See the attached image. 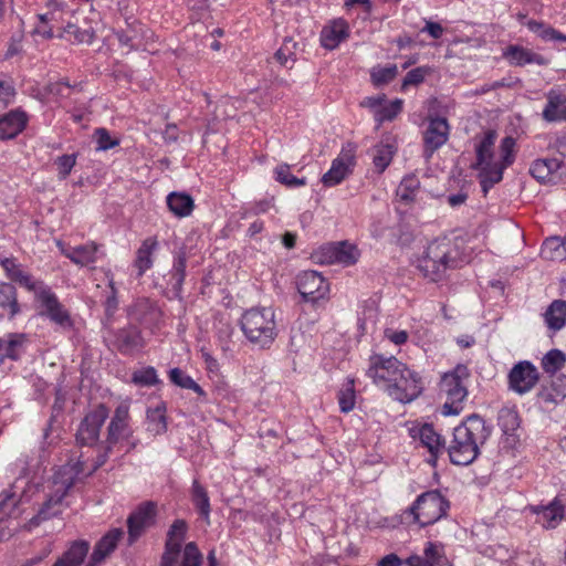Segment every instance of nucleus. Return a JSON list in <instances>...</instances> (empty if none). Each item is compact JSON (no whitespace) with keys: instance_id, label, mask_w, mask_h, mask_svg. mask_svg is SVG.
Here are the masks:
<instances>
[{"instance_id":"nucleus-36","label":"nucleus","mask_w":566,"mask_h":566,"mask_svg":"<svg viewBox=\"0 0 566 566\" xmlns=\"http://www.w3.org/2000/svg\"><path fill=\"white\" fill-rule=\"evenodd\" d=\"M167 206L176 217L184 218L191 214L195 202L186 192H171L167 196Z\"/></svg>"},{"instance_id":"nucleus-11","label":"nucleus","mask_w":566,"mask_h":566,"mask_svg":"<svg viewBox=\"0 0 566 566\" xmlns=\"http://www.w3.org/2000/svg\"><path fill=\"white\" fill-rule=\"evenodd\" d=\"M359 256L355 245L343 241L338 243H327L319 247L312 253V260L318 264H343L353 265Z\"/></svg>"},{"instance_id":"nucleus-46","label":"nucleus","mask_w":566,"mask_h":566,"mask_svg":"<svg viewBox=\"0 0 566 566\" xmlns=\"http://www.w3.org/2000/svg\"><path fill=\"white\" fill-rule=\"evenodd\" d=\"M526 25L532 32L536 33L544 41L566 42V34H563L558 30L545 24L544 22L528 20Z\"/></svg>"},{"instance_id":"nucleus-63","label":"nucleus","mask_w":566,"mask_h":566,"mask_svg":"<svg viewBox=\"0 0 566 566\" xmlns=\"http://www.w3.org/2000/svg\"><path fill=\"white\" fill-rule=\"evenodd\" d=\"M424 559H429L430 566H438L441 565L442 556L439 552V548L436 544L429 542L427 543V546L424 548Z\"/></svg>"},{"instance_id":"nucleus-43","label":"nucleus","mask_w":566,"mask_h":566,"mask_svg":"<svg viewBox=\"0 0 566 566\" xmlns=\"http://www.w3.org/2000/svg\"><path fill=\"white\" fill-rule=\"evenodd\" d=\"M0 307L9 311V318H13L20 313L17 290L10 283L0 284Z\"/></svg>"},{"instance_id":"nucleus-41","label":"nucleus","mask_w":566,"mask_h":566,"mask_svg":"<svg viewBox=\"0 0 566 566\" xmlns=\"http://www.w3.org/2000/svg\"><path fill=\"white\" fill-rule=\"evenodd\" d=\"M95 32L93 28H82L75 23H67L63 28L61 38H64L73 43L77 44H91L94 40Z\"/></svg>"},{"instance_id":"nucleus-15","label":"nucleus","mask_w":566,"mask_h":566,"mask_svg":"<svg viewBox=\"0 0 566 566\" xmlns=\"http://www.w3.org/2000/svg\"><path fill=\"white\" fill-rule=\"evenodd\" d=\"M156 504L146 502L140 504L127 518L128 544L133 545L155 523Z\"/></svg>"},{"instance_id":"nucleus-6","label":"nucleus","mask_w":566,"mask_h":566,"mask_svg":"<svg viewBox=\"0 0 566 566\" xmlns=\"http://www.w3.org/2000/svg\"><path fill=\"white\" fill-rule=\"evenodd\" d=\"M132 436L129 427V407L120 403L114 411V415L107 426L106 439L98 444V454L96 455L87 474H92L101 468L108 459L114 447L124 439Z\"/></svg>"},{"instance_id":"nucleus-17","label":"nucleus","mask_w":566,"mask_h":566,"mask_svg":"<svg viewBox=\"0 0 566 566\" xmlns=\"http://www.w3.org/2000/svg\"><path fill=\"white\" fill-rule=\"evenodd\" d=\"M538 381V371L536 367L523 360L514 365L509 374L510 388L517 394L528 392Z\"/></svg>"},{"instance_id":"nucleus-54","label":"nucleus","mask_w":566,"mask_h":566,"mask_svg":"<svg viewBox=\"0 0 566 566\" xmlns=\"http://www.w3.org/2000/svg\"><path fill=\"white\" fill-rule=\"evenodd\" d=\"M499 426L506 434L514 431L518 427L517 412L510 408L501 409L499 413Z\"/></svg>"},{"instance_id":"nucleus-8","label":"nucleus","mask_w":566,"mask_h":566,"mask_svg":"<svg viewBox=\"0 0 566 566\" xmlns=\"http://www.w3.org/2000/svg\"><path fill=\"white\" fill-rule=\"evenodd\" d=\"M448 509L449 502L446 497L438 490H432L420 494L408 509V513L420 526H427L443 517Z\"/></svg>"},{"instance_id":"nucleus-57","label":"nucleus","mask_w":566,"mask_h":566,"mask_svg":"<svg viewBox=\"0 0 566 566\" xmlns=\"http://www.w3.org/2000/svg\"><path fill=\"white\" fill-rule=\"evenodd\" d=\"M115 35L122 46L132 50L134 48V41L138 38V30L136 25L128 24L125 30H118Z\"/></svg>"},{"instance_id":"nucleus-40","label":"nucleus","mask_w":566,"mask_h":566,"mask_svg":"<svg viewBox=\"0 0 566 566\" xmlns=\"http://www.w3.org/2000/svg\"><path fill=\"white\" fill-rule=\"evenodd\" d=\"M396 153L395 145L389 140H381L373 149V163L379 172H382L391 163Z\"/></svg>"},{"instance_id":"nucleus-22","label":"nucleus","mask_w":566,"mask_h":566,"mask_svg":"<svg viewBox=\"0 0 566 566\" xmlns=\"http://www.w3.org/2000/svg\"><path fill=\"white\" fill-rule=\"evenodd\" d=\"M349 35V28L345 20H334L325 25L321 32V44L327 50L336 49Z\"/></svg>"},{"instance_id":"nucleus-42","label":"nucleus","mask_w":566,"mask_h":566,"mask_svg":"<svg viewBox=\"0 0 566 566\" xmlns=\"http://www.w3.org/2000/svg\"><path fill=\"white\" fill-rule=\"evenodd\" d=\"M186 264H187V255L184 250H180L174 261V265L170 272V283L172 291L178 296L182 290V284L186 276Z\"/></svg>"},{"instance_id":"nucleus-32","label":"nucleus","mask_w":566,"mask_h":566,"mask_svg":"<svg viewBox=\"0 0 566 566\" xmlns=\"http://www.w3.org/2000/svg\"><path fill=\"white\" fill-rule=\"evenodd\" d=\"M531 511L539 517V521L547 528L555 527L556 522L564 516V507L557 500L547 505H533Z\"/></svg>"},{"instance_id":"nucleus-12","label":"nucleus","mask_w":566,"mask_h":566,"mask_svg":"<svg viewBox=\"0 0 566 566\" xmlns=\"http://www.w3.org/2000/svg\"><path fill=\"white\" fill-rule=\"evenodd\" d=\"M108 418V409L105 405H98L94 410L88 412L81 421L77 432L76 442L80 446L92 447L98 442L101 428Z\"/></svg>"},{"instance_id":"nucleus-38","label":"nucleus","mask_w":566,"mask_h":566,"mask_svg":"<svg viewBox=\"0 0 566 566\" xmlns=\"http://www.w3.org/2000/svg\"><path fill=\"white\" fill-rule=\"evenodd\" d=\"M541 254L545 260L563 261L566 260V238H547L541 249Z\"/></svg>"},{"instance_id":"nucleus-47","label":"nucleus","mask_w":566,"mask_h":566,"mask_svg":"<svg viewBox=\"0 0 566 566\" xmlns=\"http://www.w3.org/2000/svg\"><path fill=\"white\" fill-rule=\"evenodd\" d=\"M420 187V181L416 176L405 177L398 186L397 197L405 203H410L416 199Z\"/></svg>"},{"instance_id":"nucleus-14","label":"nucleus","mask_w":566,"mask_h":566,"mask_svg":"<svg viewBox=\"0 0 566 566\" xmlns=\"http://www.w3.org/2000/svg\"><path fill=\"white\" fill-rule=\"evenodd\" d=\"M356 147L353 144L344 146L332 163V167L322 177V182L326 187H333L340 184L350 172L355 165Z\"/></svg>"},{"instance_id":"nucleus-10","label":"nucleus","mask_w":566,"mask_h":566,"mask_svg":"<svg viewBox=\"0 0 566 566\" xmlns=\"http://www.w3.org/2000/svg\"><path fill=\"white\" fill-rule=\"evenodd\" d=\"M34 297L38 303L39 315L49 318L63 329H71L73 327V321L69 311L59 301L51 287L48 285L41 287Z\"/></svg>"},{"instance_id":"nucleus-31","label":"nucleus","mask_w":566,"mask_h":566,"mask_svg":"<svg viewBox=\"0 0 566 566\" xmlns=\"http://www.w3.org/2000/svg\"><path fill=\"white\" fill-rule=\"evenodd\" d=\"M88 549V542L75 541L52 566H80L86 557Z\"/></svg>"},{"instance_id":"nucleus-16","label":"nucleus","mask_w":566,"mask_h":566,"mask_svg":"<svg viewBox=\"0 0 566 566\" xmlns=\"http://www.w3.org/2000/svg\"><path fill=\"white\" fill-rule=\"evenodd\" d=\"M297 290L304 300L316 302L328 292V283L316 271H304L297 275Z\"/></svg>"},{"instance_id":"nucleus-50","label":"nucleus","mask_w":566,"mask_h":566,"mask_svg":"<svg viewBox=\"0 0 566 566\" xmlns=\"http://www.w3.org/2000/svg\"><path fill=\"white\" fill-rule=\"evenodd\" d=\"M296 43L292 39H285L283 45L275 52L274 59L285 67L291 69L295 62L294 49Z\"/></svg>"},{"instance_id":"nucleus-48","label":"nucleus","mask_w":566,"mask_h":566,"mask_svg":"<svg viewBox=\"0 0 566 566\" xmlns=\"http://www.w3.org/2000/svg\"><path fill=\"white\" fill-rule=\"evenodd\" d=\"M169 379L170 381L185 389H191L195 392H197L199 396H206V392L184 370L180 368H172L169 371Z\"/></svg>"},{"instance_id":"nucleus-21","label":"nucleus","mask_w":566,"mask_h":566,"mask_svg":"<svg viewBox=\"0 0 566 566\" xmlns=\"http://www.w3.org/2000/svg\"><path fill=\"white\" fill-rule=\"evenodd\" d=\"M503 56L511 65L514 66H525L527 64H548V60L543 55L515 44L509 45L503 52Z\"/></svg>"},{"instance_id":"nucleus-61","label":"nucleus","mask_w":566,"mask_h":566,"mask_svg":"<svg viewBox=\"0 0 566 566\" xmlns=\"http://www.w3.org/2000/svg\"><path fill=\"white\" fill-rule=\"evenodd\" d=\"M60 179H65L76 164L75 155H63L56 158Z\"/></svg>"},{"instance_id":"nucleus-23","label":"nucleus","mask_w":566,"mask_h":566,"mask_svg":"<svg viewBox=\"0 0 566 566\" xmlns=\"http://www.w3.org/2000/svg\"><path fill=\"white\" fill-rule=\"evenodd\" d=\"M21 495L15 491L13 485L0 493V528L4 531V523L11 517L19 515V503Z\"/></svg>"},{"instance_id":"nucleus-45","label":"nucleus","mask_w":566,"mask_h":566,"mask_svg":"<svg viewBox=\"0 0 566 566\" xmlns=\"http://www.w3.org/2000/svg\"><path fill=\"white\" fill-rule=\"evenodd\" d=\"M355 403H356L355 380L353 378H347L338 391L339 409L342 412L348 413L355 408Z\"/></svg>"},{"instance_id":"nucleus-34","label":"nucleus","mask_w":566,"mask_h":566,"mask_svg":"<svg viewBox=\"0 0 566 566\" xmlns=\"http://www.w3.org/2000/svg\"><path fill=\"white\" fill-rule=\"evenodd\" d=\"M544 321L548 329H562L566 324V301H553L544 313Z\"/></svg>"},{"instance_id":"nucleus-4","label":"nucleus","mask_w":566,"mask_h":566,"mask_svg":"<svg viewBox=\"0 0 566 566\" xmlns=\"http://www.w3.org/2000/svg\"><path fill=\"white\" fill-rule=\"evenodd\" d=\"M85 462L77 460L75 463H67L60 469L54 478V493L43 503L36 516L31 520V523L38 525L42 521L55 515L57 511L53 507L61 504L69 490L75 484L81 474H85ZM86 475H88L86 473Z\"/></svg>"},{"instance_id":"nucleus-49","label":"nucleus","mask_w":566,"mask_h":566,"mask_svg":"<svg viewBox=\"0 0 566 566\" xmlns=\"http://www.w3.org/2000/svg\"><path fill=\"white\" fill-rule=\"evenodd\" d=\"M274 174L276 181L285 185L286 187L297 188L306 185V179L293 176L290 171V166L286 164L279 165L275 168Z\"/></svg>"},{"instance_id":"nucleus-7","label":"nucleus","mask_w":566,"mask_h":566,"mask_svg":"<svg viewBox=\"0 0 566 566\" xmlns=\"http://www.w3.org/2000/svg\"><path fill=\"white\" fill-rule=\"evenodd\" d=\"M469 376V369L464 365H458L452 371L442 376L440 391L447 397L442 406V415L455 416L461 412L462 402L468 396L463 380L468 379Z\"/></svg>"},{"instance_id":"nucleus-9","label":"nucleus","mask_w":566,"mask_h":566,"mask_svg":"<svg viewBox=\"0 0 566 566\" xmlns=\"http://www.w3.org/2000/svg\"><path fill=\"white\" fill-rule=\"evenodd\" d=\"M405 364L398 360L396 357H386L380 354H375L369 357V366L366 375L373 380V382L382 389L387 395L390 391V386L398 376H402L401 369Z\"/></svg>"},{"instance_id":"nucleus-52","label":"nucleus","mask_w":566,"mask_h":566,"mask_svg":"<svg viewBox=\"0 0 566 566\" xmlns=\"http://www.w3.org/2000/svg\"><path fill=\"white\" fill-rule=\"evenodd\" d=\"M402 109V101L397 98L392 101L388 105H381L379 109L376 111L375 119L378 123H382L385 120L394 119Z\"/></svg>"},{"instance_id":"nucleus-20","label":"nucleus","mask_w":566,"mask_h":566,"mask_svg":"<svg viewBox=\"0 0 566 566\" xmlns=\"http://www.w3.org/2000/svg\"><path fill=\"white\" fill-rule=\"evenodd\" d=\"M0 264L3 268V270L6 271L7 276L10 280L17 282L21 286L33 292L34 296L38 294V291H40L41 287H44L46 285L42 281H35L32 277V275L24 272L21 269V265L18 264L14 259H10V258L1 259Z\"/></svg>"},{"instance_id":"nucleus-29","label":"nucleus","mask_w":566,"mask_h":566,"mask_svg":"<svg viewBox=\"0 0 566 566\" xmlns=\"http://www.w3.org/2000/svg\"><path fill=\"white\" fill-rule=\"evenodd\" d=\"M124 531L120 527L108 531L95 545L93 554L95 560H105L117 547L118 542L123 538Z\"/></svg>"},{"instance_id":"nucleus-28","label":"nucleus","mask_w":566,"mask_h":566,"mask_svg":"<svg viewBox=\"0 0 566 566\" xmlns=\"http://www.w3.org/2000/svg\"><path fill=\"white\" fill-rule=\"evenodd\" d=\"M133 315L139 323L149 326L159 322L161 311L155 302L142 298L134 304Z\"/></svg>"},{"instance_id":"nucleus-30","label":"nucleus","mask_w":566,"mask_h":566,"mask_svg":"<svg viewBox=\"0 0 566 566\" xmlns=\"http://www.w3.org/2000/svg\"><path fill=\"white\" fill-rule=\"evenodd\" d=\"M115 345L122 353H132L143 345L140 332L137 327L128 326L119 329L115 336Z\"/></svg>"},{"instance_id":"nucleus-59","label":"nucleus","mask_w":566,"mask_h":566,"mask_svg":"<svg viewBox=\"0 0 566 566\" xmlns=\"http://www.w3.org/2000/svg\"><path fill=\"white\" fill-rule=\"evenodd\" d=\"M430 72V69L427 66H419L411 71H409L402 82V87H407L410 85H418L423 82L426 75Z\"/></svg>"},{"instance_id":"nucleus-53","label":"nucleus","mask_w":566,"mask_h":566,"mask_svg":"<svg viewBox=\"0 0 566 566\" xmlns=\"http://www.w3.org/2000/svg\"><path fill=\"white\" fill-rule=\"evenodd\" d=\"M397 66L389 65L385 67H375L373 69L370 76L374 85L380 86L382 84H387L391 82L397 75Z\"/></svg>"},{"instance_id":"nucleus-55","label":"nucleus","mask_w":566,"mask_h":566,"mask_svg":"<svg viewBox=\"0 0 566 566\" xmlns=\"http://www.w3.org/2000/svg\"><path fill=\"white\" fill-rule=\"evenodd\" d=\"M202 555L199 552L196 543L190 542L186 544L182 554L181 566H201Z\"/></svg>"},{"instance_id":"nucleus-5","label":"nucleus","mask_w":566,"mask_h":566,"mask_svg":"<svg viewBox=\"0 0 566 566\" xmlns=\"http://www.w3.org/2000/svg\"><path fill=\"white\" fill-rule=\"evenodd\" d=\"M497 134L495 130H488L483 134L475 146L476 163L475 169L479 170V178L482 191H488L501 181V168H496L497 159L494 154V145Z\"/></svg>"},{"instance_id":"nucleus-51","label":"nucleus","mask_w":566,"mask_h":566,"mask_svg":"<svg viewBox=\"0 0 566 566\" xmlns=\"http://www.w3.org/2000/svg\"><path fill=\"white\" fill-rule=\"evenodd\" d=\"M566 361V357L559 349L549 350L542 359L543 369L546 373L555 374Z\"/></svg>"},{"instance_id":"nucleus-60","label":"nucleus","mask_w":566,"mask_h":566,"mask_svg":"<svg viewBox=\"0 0 566 566\" xmlns=\"http://www.w3.org/2000/svg\"><path fill=\"white\" fill-rule=\"evenodd\" d=\"M95 137L98 150H108L119 143L117 139H114L105 128H97L95 130Z\"/></svg>"},{"instance_id":"nucleus-64","label":"nucleus","mask_w":566,"mask_h":566,"mask_svg":"<svg viewBox=\"0 0 566 566\" xmlns=\"http://www.w3.org/2000/svg\"><path fill=\"white\" fill-rule=\"evenodd\" d=\"M14 93L10 84L0 81V108H4L12 101Z\"/></svg>"},{"instance_id":"nucleus-13","label":"nucleus","mask_w":566,"mask_h":566,"mask_svg":"<svg viewBox=\"0 0 566 566\" xmlns=\"http://www.w3.org/2000/svg\"><path fill=\"white\" fill-rule=\"evenodd\" d=\"M402 376L394 380L388 394L394 400L407 403L415 400L422 391L421 378L405 364Z\"/></svg>"},{"instance_id":"nucleus-44","label":"nucleus","mask_w":566,"mask_h":566,"mask_svg":"<svg viewBox=\"0 0 566 566\" xmlns=\"http://www.w3.org/2000/svg\"><path fill=\"white\" fill-rule=\"evenodd\" d=\"M515 145L516 140L512 136H506L501 140L500 159L496 165V168H501V179L503 178L504 170L515 160Z\"/></svg>"},{"instance_id":"nucleus-24","label":"nucleus","mask_w":566,"mask_h":566,"mask_svg":"<svg viewBox=\"0 0 566 566\" xmlns=\"http://www.w3.org/2000/svg\"><path fill=\"white\" fill-rule=\"evenodd\" d=\"M418 437L421 444L430 452L429 462L434 463L438 454L444 450V440L429 423H424L418 429Z\"/></svg>"},{"instance_id":"nucleus-1","label":"nucleus","mask_w":566,"mask_h":566,"mask_svg":"<svg viewBox=\"0 0 566 566\" xmlns=\"http://www.w3.org/2000/svg\"><path fill=\"white\" fill-rule=\"evenodd\" d=\"M490 434L491 429L482 417L475 413L469 416L453 430V439L448 448L451 462L457 465L471 464Z\"/></svg>"},{"instance_id":"nucleus-18","label":"nucleus","mask_w":566,"mask_h":566,"mask_svg":"<svg viewBox=\"0 0 566 566\" xmlns=\"http://www.w3.org/2000/svg\"><path fill=\"white\" fill-rule=\"evenodd\" d=\"M186 532L187 523L184 520H176L172 523L167 534L165 552L161 556L160 566H176Z\"/></svg>"},{"instance_id":"nucleus-26","label":"nucleus","mask_w":566,"mask_h":566,"mask_svg":"<svg viewBox=\"0 0 566 566\" xmlns=\"http://www.w3.org/2000/svg\"><path fill=\"white\" fill-rule=\"evenodd\" d=\"M542 115L548 123L566 120V96L555 91H549Z\"/></svg>"},{"instance_id":"nucleus-39","label":"nucleus","mask_w":566,"mask_h":566,"mask_svg":"<svg viewBox=\"0 0 566 566\" xmlns=\"http://www.w3.org/2000/svg\"><path fill=\"white\" fill-rule=\"evenodd\" d=\"M191 501L207 524H210L211 506L208 492L197 480L192 483Z\"/></svg>"},{"instance_id":"nucleus-62","label":"nucleus","mask_w":566,"mask_h":566,"mask_svg":"<svg viewBox=\"0 0 566 566\" xmlns=\"http://www.w3.org/2000/svg\"><path fill=\"white\" fill-rule=\"evenodd\" d=\"M546 165V161L542 160V159H537L535 160L531 168H530V172L531 175L536 179L538 180L539 182L542 184H546V182H549L552 181L548 172H547V168L545 167Z\"/></svg>"},{"instance_id":"nucleus-37","label":"nucleus","mask_w":566,"mask_h":566,"mask_svg":"<svg viewBox=\"0 0 566 566\" xmlns=\"http://www.w3.org/2000/svg\"><path fill=\"white\" fill-rule=\"evenodd\" d=\"M158 242L155 238H147L137 250L135 266L138 269V276H142L153 266V253Z\"/></svg>"},{"instance_id":"nucleus-56","label":"nucleus","mask_w":566,"mask_h":566,"mask_svg":"<svg viewBox=\"0 0 566 566\" xmlns=\"http://www.w3.org/2000/svg\"><path fill=\"white\" fill-rule=\"evenodd\" d=\"M25 340L24 334L11 333L8 335V339H6L4 344V355L10 359H17V348L23 344Z\"/></svg>"},{"instance_id":"nucleus-27","label":"nucleus","mask_w":566,"mask_h":566,"mask_svg":"<svg viewBox=\"0 0 566 566\" xmlns=\"http://www.w3.org/2000/svg\"><path fill=\"white\" fill-rule=\"evenodd\" d=\"M566 397V376L565 375H554L552 377L551 384L548 386H544L539 392L538 398L549 405H557Z\"/></svg>"},{"instance_id":"nucleus-58","label":"nucleus","mask_w":566,"mask_h":566,"mask_svg":"<svg viewBox=\"0 0 566 566\" xmlns=\"http://www.w3.org/2000/svg\"><path fill=\"white\" fill-rule=\"evenodd\" d=\"M133 381L142 386L155 385L158 382L157 373L153 367L145 368L134 373Z\"/></svg>"},{"instance_id":"nucleus-25","label":"nucleus","mask_w":566,"mask_h":566,"mask_svg":"<svg viewBox=\"0 0 566 566\" xmlns=\"http://www.w3.org/2000/svg\"><path fill=\"white\" fill-rule=\"evenodd\" d=\"M27 124V115L20 111H11L0 118V138L11 139L19 135Z\"/></svg>"},{"instance_id":"nucleus-3","label":"nucleus","mask_w":566,"mask_h":566,"mask_svg":"<svg viewBox=\"0 0 566 566\" xmlns=\"http://www.w3.org/2000/svg\"><path fill=\"white\" fill-rule=\"evenodd\" d=\"M453 250L447 241H433L424 251L423 255L418 260L417 269L431 282L442 280L449 269L458 266L459 262Z\"/></svg>"},{"instance_id":"nucleus-35","label":"nucleus","mask_w":566,"mask_h":566,"mask_svg":"<svg viewBox=\"0 0 566 566\" xmlns=\"http://www.w3.org/2000/svg\"><path fill=\"white\" fill-rule=\"evenodd\" d=\"M146 430L153 436H159L167 431L166 406L164 403L147 409Z\"/></svg>"},{"instance_id":"nucleus-2","label":"nucleus","mask_w":566,"mask_h":566,"mask_svg":"<svg viewBox=\"0 0 566 566\" xmlns=\"http://www.w3.org/2000/svg\"><path fill=\"white\" fill-rule=\"evenodd\" d=\"M240 327L247 340L260 349H269L279 335L275 311L271 306L247 310L240 318Z\"/></svg>"},{"instance_id":"nucleus-19","label":"nucleus","mask_w":566,"mask_h":566,"mask_svg":"<svg viewBox=\"0 0 566 566\" xmlns=\"http://www.w3.org/2000/svg\"><path fill=\"white\" fill-rule=\"evenodd\" d=\"M449 130L450 126L447 118L433 117L429 119L423 135L424 154L427 157H431L437 149L447 143Z\"/></svg>"},{"instance_id":"nucleus-33","label":"nucleus","mask_w":566,"mask_h":566,"mask_svg":"<svg viewBox=\"0 0 566 566\" xmlns=\"http://www.w3.org/2000/svg\"><path fill=\"white\" fill-rule=\"evenodd\" d=\"M63 254L75 264L86 266L97 260L98 247L95 243H88L74 248L62 250Z\"/></svg>"}]
</instances>
